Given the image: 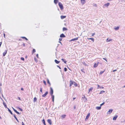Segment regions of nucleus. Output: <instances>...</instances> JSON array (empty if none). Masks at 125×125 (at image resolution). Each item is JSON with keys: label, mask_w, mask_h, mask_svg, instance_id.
Returning <instances> with one entry per match:
<instances>
[{"label": "nucleus", "mask_w": 125, "mask_h": 125, "mask_svg": "<svg viewBox=\"0 0 125 125\" xmlns=\"http://www.w3.org/2000/svg\"><path fill=\"white\" fill-rule=\"evenodd\" d=\"M60 37H65V35L63 34L62 33L61 34L60 36Z\"/></svg>", "instance_id": "obj_11"}, {"label": "nucleus", "mask_w": 125, "mask_h": 125, "mask_svg": "<svg viewBox=\"0 0 125 125\" xmlns=\"http://www.w3.org/2000/svg\"><path fill=\"white\" fill-rule=\"evenodd\" d=\"M37 100V98L36 97H35L33 99V102L34 103L35 102H36Z\"/></svg>", "instance_id": "obj_20"}, {"label": "nucleus", "mask_w": 125, "mask_h": 125, "mask_svg": "<svg viewBox=\"0 0 125 125\" xmlns=\"http://www.w3.org/2000/svg\"><path fill=\"white\" fill-rule=\"evenodd\" d=\"M101 108V107L100 106H97L96 107V108L97 110H99Z\"/></svg>", "instance_id": "obj_17"}, {"label": "nucleus", "mask_w": 125, "mask_h": 125, "mask_svg": "<svg viewBox=\"0 0 125 125\" xmlns=\"http://www.w3.org/2000/svg\"><path fill=\"white\" fill-rule=\"evenodd\" d=\"M57 67L59 68V69H61V67L57 65Z\"/></svg>", "instance_id": "obj_49"}, {"label": "nucleus", "mask_w": 125, "mask_h": 125, "mask_svg": "<svg viewBox=\"0 0 125 125\" xmlns=\"http://www.w3.org/2000/svg\"><path fill=\"white\" fill-rule=\"evenodd\" d=\"M7 50H5V51L3 53V56H4L7 53Z\"/></svg>", "instance_id": "obj_6"}, {"label": "nucleus", "mask_w": 125, "mask_h": 125, "mask_svg": "<svg viewBox=\"0 0 125 125\" xmlns=\"http://www.w3.org/2000/svg\"><path fill=\"white\" fill-rule=\"evenodd\" d=\"M2 42H0V45L1 46L2 44Z\"/></svg>", "instance_id": "obj_60"}, {"label": "nucleus", "mask_w": 125, "mask_h": 125, "mask_svg": "<svg viewBox=\"0 0 125 125\" xmlns=\"http://www.w3.org/2000/svg\"><path fill=\"white\" fill-rule=\"evenodd\" d=\"M58 1V0H54V3L55 4H56Z\"/></svg>", "instance_id": "obj_27"}, {"label": "nucleus", "mask_w": 125, "mask_h": 125, "mask_svg": "<svg viewBox=\"0 0 125 125\" xmlns=\"http://www.w3.org/2000/svg\"><path fill=\"white\" fill-rule=\"evenodd\" d=\"M47 122L50 125H51L52 123V121L50 119H48L47 120Z\"/></svg>", "instance_id": "obj_7"}, {"label": "nucleus", "mask_w": 125, "mask_h": 125, "mask_svg": "<svg viewBox=\"0 0 125 125\" xmlns=\"http://www.w3.org/2000/svg\"><path fill=\"white\" fill-rule=\"evenodd\" d=\"M34 60L35 61V62H36L37 61V59L36 58H34Z\"/></svg>", "instance_id": "obj_48"}, {"label": "nucleus", "mask_w": 125, "mask_h": 125, "mask_svg": "<svg viewBox=\"0 0 125 125\" xmlns=\"http://www.w3.org/2000/svg\"><path fill=\"white\" fill-rule=\"evenodd\" d=\"M59 40L60 41H61L62 40V39L61 38H60L59 39Z\"/></svg>", "instance_id": "obj_50"}, {"label": "nucleus", "mask_w": 125, "mask_h": 125, "mask_svg": "<svg viewBox=\"0 0 125 125\" xmlns=\"http://www.w3.org/2000/svg\"><path fill=\"white\" fill-rule=\"evenodd\" d=\"M21 111H22V109H21L20 108V107H19L18 108Z\"/></svg>", "instance_id": "obj_46"}, {"label": "nucleus", "mask_w": 125, "mask_h": 125, "mask_svg": "<svg viewBox=\"0 0 125 125\" xmlns=\"http://www.w3.org/2000/svg\"><path fill=\"white\" fill-rule=\"evenodd\" d=\"M43 83L45 85H46V83L45 81V80H43Z\"/></svg>", "instance_id": "obj_40"}, {"label": "nucleus", "mask_w": 125, "mask_h": 125, "mask_svg": "<svg viewBox=\"0 0 125 125\" xmlns=\"http://www.w3.org/2000/svg\"><path fill=\"white\" fill-rule=\"evenodd\" d=\"M67 30V29L65 28V27H63V31H65V30Z\"/></svg>", "instance_id": "obj_33"}, {"label": "nucleus", "mask_w": 125, "mask_h": 125, "mask_svg": "<svg viewBox=\"0 0 125 125\" xmlns=\"http://www.w3.org/2000/svg\"><path fill=\"white\" fill-rule=\"evenodd\" d=\"M66 116V115H63L61 116V118L62 119L63 118H65Z\"/></svg>", "instance_id": "obj_26"}, {"label": "nucleus", "mask_w": 125, "mask_h": 125, "mask_svg": "<svg viewBox=\"0 0 125 125\" xmlns=\"http://www.w3.org/2000/svg\"><path fill=\"white\" fill-rule=\"evenodd\" d=\"M112 40V39H109L108 38L106 40V42H108L111 41Z\"/></svg>", "instance_id": "obj_23"}, {"label": "nucleus", "mask_w": 125, "mask_h": 125, "mask_svg": "<svg viewBox=\"0 0 125 125\" xmlns=\"http://www.w3.org/2000/svg\"><path fill=\"white\" fill-rule=\"evenodd\" d=\"M40 91L42 93V87L40 88Z\"/></svg>", "instance_id": "obj_38"}, {"label": "nucleus", "mask_w": 125, "mask_h": 125, "mask_svg": "<svg viewBox=\"0 0 125 125\" xmlns=\"http://www.w3.org/2000/svg\"><path fill=\"white\" fill-rule=\"evenodd\" d=\"M74 85L75 86H77V84L75 82H74Z\"/></svg>", "instance_id": "obj_34"}, {"label": "nucleus", "mask_w": 125, "mask_h": 125, "mask_svg": "<svg viewBox=\"0 0 125 125\" xmlns=\"http://www.w3.org/2000/svg\"><path fill=\"white\" fill-rule=\"evenodd\" d=\"M105 104L104 102H103V103H102V104H101L100 105V106L101 107V106L103 105H104Z\"/></svg>", "instance_id": "obj_37"}, {"label": "nucleus", "mask_w": 125, "mask_h": 125, "mask_svg": "<svg viewBox=\"0 0 125 125\" xmlns=\"http://www.w3.org/2000/svg\"><path fill=\"white\" fill-rule=\"evenodd\" d=\"M54 61L57 64L59 63L60 62V61H58L56 60H55Z\"/></svg>", "instance_id": "obj_25"}, {"label": "nucleus", "mask_w": 125, "mask_h": 125, "mask_svg": "<svg viewBox=\"0 0 125 125\" xmlns=\"http://www.w3.org/2000/svg\"><path fill=\"white\" fill-rule=\"evenodd\" d=\"M21 90L23 91L24 90V89H23L22 88L21 89Z\"/></svg>", "instance_id": "obj_56"}, {"label": "nucleus", "mask_w": 125, "mask_h": 125, "mask_svg": "<svg viewBox=\"0 0 125 125\" xmlns=\"http://www.w3.org/2000/svg\"><path fill=\"white\" fill-rule=\"evenodd\" d=\"M95 33H93L92 34V36H94V35H95Z\"/></svg>", "instance_id": "obj_52"}, {"label": "nucleus", "mask_w": 125, "mask_h": 125, "mask_svg": "<svg viewBox=\"0 0 125 125\" xmlns=\"http://www.w3.org/2000/svg\"><path fill=\"white\" fill-rule=\"evenodd\" d=\"M50 94L51 95H52V94H53V90L52 88L51 87H50Z\"/></svg>", "instance_id": "obj_2"}, {"label": "nucleus", "mask_w": 125, "mask_h": 125, "mask_svg": "<svg viewBox=\"0 0 125 125\" xmlns=\"http://www.w3.org/2000/svg\"><path fill=\"white\" fill-rule=\"evenodd\" d=\"M66 17V16H63V15H61V19H63L65 18Z\"/></svg>", "instance_id": "obj_16"}, {"label": "nucleus", "mask_w": 125, "mask_h": 125, "mask_svg": "<svg viewBox=\"0 0 125 125\" xmlns=\"http://www.w3.org/2000/svg\"><path fill=\"white\" fill-rule=\"evenodd\" d=\"M98 65V63H95L94 66V68H96L97 67Z\"/></svg>", "instance_id": "obj_18"}, {"label": "nucleus", "mask_w": 125, "mask_h": 125, "mask_svg": "<svg viewBox=\"0 0 125 125\" xmlns=\"http://www.w3.org/2000/svg\"><path fill=\"white\" fill-rule=\"evenodd\" d=\"M118 117V116L117 115H115L113 118V120H116L117 117Z\"/></svg>", "instance_id": "obj_5"}, {"label": "nucleus", "mask_w": 125, "mask_h": 125, "mask_svg": "<svg viewBox=\"0 0 125 125\" xmlns=\"http://www.w3.org/2000/svg\"><path fill=\"white\" fill-rule=\"evenodd\" d=\"M83 63L84 65H85V66H87V64L85 62H83Z\"/></svg>", "instance_id": "obj_39"}, {"label": "nucleus", "mask_w": 125, "mask_h": 125, "mask_svg": "<svg viewBox=\"0 0 125 125\" xmlns=\"http://www.w3.org/2000/svg\"><path fill=\"white\" fill-rule=\"evenodd\" d=\"M59 43H60L61 44H62V43L61 42H60V41H59Z\"/></svg>", "instance_id": "obj_62"}, {"label": "nucleus", "mask_w": 125, "mask_h": 125, "mask_svg": "<svg viewBox=\"0 0 125 125\" xmlns=\"http://www.w3.org/2000/svg\"><path fill=\"white\" fill-rule=\"evenodd\" d=\"M119 27H116L114 29L115 30H118L119 29Z\"/></svg>", "instance_id": "obj_31"}, {"label": "nucleus", "mask_w": 125, "mask_h": 125, "mask_svg": "<svg viewBox=\"0 0 125 125\" xmlns=\"http://www.w3.org/2000/svg\"><path fill=\"white\" fill-rule=\"evenodd\" d=\"M73 108H74V109H75L76 108V106H74Z\"/></svg>", "instance_id": "obj_63"}, {"label": "nucleus", "mask_w": 125, "mask_h": 125, "mask_svg": "<svg viewBox=\"0 0 125 125\" xmlns=\"http://www.w3.org/2000/svg\"><path fill=\"white\" fill-rule=\"evenodd\" d=\"M83 97H82L83 98L84 100L85 101H87V98L84 95H83Z\"/></svg>", "instance_id": "obj_9"}, {"label": "nucleus", "mask_w": 125, "mask_h": 125, "mask_svg": "<svg viewBox=\"0 0 125 125\" xmlns=\"http://www.w3.org/2000/svg\"><path fill=\"white\" fill-rule=\"evenodd\" d=\"M13 116L15 118V119L18 122H19V121L18 120L17 118L16 117V116L14 114L13 115Z\"/></svg>", "instance_id": "obj_28"}, {"label": "nucleus", "mask_w": 125, "mask_h": 125, "mask_svg": "<svg viewBox=\"0 0 125 125\" xmlns=\"http://www.w3.org/2000/svg\"><path fill=\"white\" fill-rule=\"evenodd\" d=\"M100 88H104V87H103L102 86V87H100Z\"/></svg>", "instance_id": "obj_64"}, {"label": "nucleus", "mask_w": 125, "mask_h": 125, "mask_svg": "<svg viewBox=\"0 0 125 125\" xmlns=\"http://www.w3.org/2000/svg\"><path fill=\"white\" fill-rule=\"evenodd\" d=\"M16 113H17L18 114H20V113L19 112L17 111H16L15 112Z\"/></svg>", "instance_id": "obj_44"}, {"label": "nucleus", "mask_w": 125, "mask_h": 125, "mask_svg": "<svg viewBox=\"0 0 125 125\" xmlns=\"http://www.w3.org/2000/svg\"><path fill=\"white\" fill-rule=\"evenodd\" d=\"M36 57H37V58H38V54H36Z\"/></svg>", "instance_id": "obj_54"}, {"label": "nucleus", "mask_w": 125, "mask_h": 125, "mask_svg": "<svg viewBox=\"0 0 125 125\" xmlns=\"http://www.w3.org/2000/svg\"><path fill=\"white\" fill-rule=\"evenodd\" d=\"M109 4H110L109 3H106L104 5V6H105L107 7H108V6H109Z\"/></svg>", "instance_id": "obj_10"}, {"label": "nucleus", "mask_w": 125, "mask_h": 125, "mask_svg": "<svg viewBox=\"0 0 125 125\" xmlns=\"http://www.w3.org/2000/svg\"><path fill=\"white\" fill-rule=\"evenodd\" d=\"M81 1L82 5H83L85 3V0H81Z\"/></svg>", "instance_id": "obj_12"}, {"label": "nucleus", "mask_w": 125, "mask_h": 125, "mask_svg": "<svg viewBox=\"0 0 125 125\" xmlns=\"http://www.w3.org/2000/svg\"><path fill=\"white\" fill-rule=\"evenodd\" d=\"M42 122L43 123L44 125H46L45 124V120L44 119H43L42 120Z\"/></svg>", "instance_id": "obj_22"}, {"label": "nucleus", "mask_w": 125, "mask_h": 125, "mask_svg": "<svg viewBox=\"0 0 125 125\" xmlns=\"http://www.w3.org/2000/svg\"><path fill=\"white\" fill-rule=\"evenodd\" d=\"M3 104L5 108H8L7 107V106L6 103L4 102H3Z\"/></svg>", "instance_id": "obj_19"}, {"label": "nucleus", "mask_w": 125, "mask_h": 125, "mask_svg": "<svg viewBox=\"0 0 125 125\" xmlns=\"http://www.w3.org/2000/svg\"><path fill=\"white\" fill-rule=\"evenodd\" d=\"M78 39V38H76L73 39H72L71 41H74L75 40H77Z\"/></svg>", "instance_id": "obj_13"}, {"label": "nucleus", "mask_w": 125, "mask_h": 125, "mask_svg": "<svg viewBox=\"0 0 125 125\" xmlns=\"http://www.w3.org/2000/svg\"><path fill=\"white\" fill-rule=\"evenodd\" d=\"M113 110L112 109H111L109 110L107 112V114H110L112 113Z\"/></svg>", "instance_id": "obj_4"}, {"label": "nucleus", "mask_w": 125, "mask_h": 125, "mask_svg": "<svg viewBox=\"0 0 125 125\" xmlns=\"http://www.w3.org/2000/svg\"><path fill=\"white\" fill-rule=\"evenodd\" d=\"M51 95L52 96V102H54V95H53V94H52V95Z\"/></svg>", "instance_id": "obj_21"}, {"label": "nucleus", "mask_w": 125, "mask_h": 125, "mask_svg": "<svg viewBox=\"0 0 125 125\" xmlns=\"http://www.w3.org/2000/svg\"><path fill=\"white\" fill-rule=\"evenodd\" d=\"M48 93V91H46L45 92V93L44 94L42 95V96L43 97H45L46 95Z\"/></svg>", "instance_id": "obj_8"}, {"label": "nucleus", "mask_w": 125, "mask_h": 125, "mask_svg": "<svg viewBox=\"0 0 125 125\" xmlns=\"http://www.w3.org/2000/svg\"><path fill=\"white\" fill-rule=\"evenodd\" d=\"M97 86H98V87L97 88V89H98V87H100V86L98 85V84H97Z\"/></svg>", "instance_id": "obj_55"}, {"label": "nucleus", "mask_w": 125, "mask_h": 125, "mask_svg": "<svg viewBox=\"0 0 125 125\" xmlns=\"http://www.w3.org/2000/svg\"><path fill=\"white\" fill-rule=\"evenodd\" d=\"M17 98H18V99H19V100H21L20 98V97H17Z\"/></svg>", "instance_id": "obj_51"}, {"label": "nucleus", "mask_w": 125, "mask_h": 125, "mask_svg": "<svg viewBox=\"0 0 125 125\" xmlns=\"http://www.w3.org/2000/svg\"><path fill=\"white\" fill-rule=\"evenodd\" d=\"M105 92V91H100V92L99 93V94H102L103 93H104Z\"/></svg>", "instance_id": "obj_30"}, {"label": "nucleus", "mask_w": 125, "mask_h": 125, "mask_svg": "<svg viewBox=\"0 0 125 125\" xmlns=\"http://www.w3.org/2000/svg\"><path fill=\"white\" fill-rule=\"evenodd\" d=\"M103 59H104V60H106V61L107 62V60H106V58H103Z\"/></svg>", "instance_id": "obj_59"}, {"label": "nucleus", "mask_w": 125, "mask_h": 125, "mask_svg": "<svg viewBox=\"0 0 125 125\" xmlns=\"http://www.w3.org/2000/svg\"><path fill=\"white\" fill-rule=\"evenodd\" d=\"M12 109H13V110H14V111L15 112L17 110H15V109L13 107H12Z\"/></svg>", "instance_id": "obj_45"}, {"label": "nucleus", "mask_w": 125, "mask_h": 125, "mask_svg": "<svg viewBox=\"0 0 125 125\" xmlns=\"http://www.w3.org/2000/svg\"><path fill=\"white\" fill-rule=\"evenodd\" d=\"M88 39L89 40H91L93 41V42H94V39L93 38H88Z\"/></svg>", "instance_id": "obj_29"}, {"label": "nucleus", "mask_w": 125, "mask_h": 125, "mask_svg": "<svg viewBox=\"0 0 125 125\" xmlns=\"http://www.w3.org/2000/svg\"><path fill=\"white\" fill-rule=\"evenodd\" d=\"M7 109H8V111L10 113V114H11L12 115H13V113H12V112L9 109V108H7Z\"/></svg>", "instance_id": "obj_15"}, {"label": "nucleus", "mask_w": 125, "mask_h": 125, "mask_svg": "<svg viewBox=\"0 0 125 125\" xmlns=\"http://www.w3.org/2000/svg\"><path fill=\"white\" fill-rule=\"evenodd\" d=\"M105 70H104V71H101L100 72V74H102L104 71Z\"/></svg>", "instance_id": "obj_35"}, {"label": "nucleus", "mask_w": 125, "mask_h": 125, "mask_svg": "<svg viewBox=\"0 0 125 125\" xmlns=\"http://www.w3.org/2000/svg\"><path fill=\"white\" fill-rule=\"evenodd\" d=\"M92 89H93V88H90L89 89V92H90V91H92Z\"/></svg>", "instance_id": "obj_47"}, {"label": "nucleus", "mask_w": 125, "mask_h": 125, "mask_svg": "<svg viewBox=\"0 0 125 125\" xmlns=\"http://www.w3.org/2000/svg\"><path fill=\"white\" fill-rule=\"evenodd\" d=\"M3 35H4V37H5V34L4 33H3Z\"/></svg>", "instance_id": "obj_61"}, {"label": "nucleus", "mask_w": 125, "mask_h": 125, "mask_svg": "<svg viewBox=\"0 0 125 125\" xmlns=\"http://www.w3.org/2000/svg\"><path fill=\"white\" fill-rule=\"evenodd\" d=\"M21 38H23V39H25V40H28V39H27V38H26V37H21Z\"/></svg>", "instance_id": "obj_32"}, {"label": "nucleus", "mask_w": 125, "mask_h": 125, "mask_svg": "<svg viewBox=\"0 0 125 125\" xmlns=\"http://www.w3.org/2000/svg\"><path fill=\"white\" fill-rule=\"evenodd\" d=\"M23 46L24 47L25 46V45L24 43H23Z\"/></svg>", "instance_id": "obj_57"}, {"label": "nucleus", "mask_w": 125, "mask_h": 125, "mask_svg": "<svg viewBox=\"0 0 125 125\" xmlns=\"http://www.w3.org/2000/svg\"><path fill=\"white\" fill-rule=\"evenodd\" d=\"M67 69L65 67L64 68V71L65 72L66 71H67Z\"/></svg>", "instance_id": "obj_42"}, {"label": "nucleus", "mask_w": 125, "mask_h": 125, "mask_svg": "<svg viewBox=\"0 0 125 125\" xmlns=\"http://www.w3.org/2000/svg\"><path fill=\"white\" fill-rule=\"evenodd\" d=\"M21 59L23 61H24V58L22 57H21Z\"/></svg>", "instance_id": "obj_43"}, {"label": "nucleus", "mask_w": 125, "mask_h": 125, "mask_svg": "<svg viewBox=\"0 0 125 125\" xmlns=\"http://www.w3.org/2000/svg\"><path fill=\"white\" fill-rule=\"evenodd\" d=\"M22 125H25L24 123L23 122H22Z\"/></svg>", "instance_id": "obj_58"}, {"label": "nucleus", "mask_w": 125, "mask_h": 125, "mask_svg": "<svg viewBox=\"0 0 125 125\" xmlns=\"http://www.w3.org/2000/svg\"><path fill=\"white\" fill-rule=\"evenodd\" d=\"M62 61L64 62V63H66V62L67 61H66L64 59H61Z\"/></svg>", "instance_id": "obj_24"}, {"label": "nucleus", "mask_w": 125, "mask_h": 125, "mask_svg": "<svg viewBox=\"0 0 125 125\" xmlns=\"http://www.w3.org/2000/svg\"><path fill=\"white\" fill-rule=\"evenodd\" d=\"M47 83H48L50 85H51V83L49 81V80L48 79L47 80Z\"/></svg>", "instance_id": "obj_36"}, {"label": "nucleus", "mask_w": 125, "mask_h": 125, "mask_svg": "<svg viewBox=\"0 0 125 125\" xmlns=\"http://www.w3.org/2000/svg\"><path fill=\"white\" fill-rule=\"evenodd\" d=\"M117 70H114L113 71V72H115Z\"/></svg>", "instance_id": "obj_53"}, {"label": "nucleus", "mask_w": 125, "mask_h": 125, "mask_svg": "<svg viewBox=\"0 0 125 125\" xmlns=\"http://www.w3.org/2000/svg\"><path fill=\"white\" fill-rule=\"evenodd\" d=\"M90 115V113H89L87 114V115L86 116V119H88V118L89 117Z\"/></svg>", "instance_id": "obj_14"}, {"label": "nucleus", "mask_w": 125, "mask_h": 125, "mask_svg": "<svg viewBox=\"0 0 125 125\" xmlns=\"http://www.w3.org/2000/svg\"><path fill=\"white\" fill-rule=\"evenodd\" d=\"M59 6L61 10L63 9V7L62 4L60 2H59L58 3Z\"/></svg>", "instance_id": "obj_1"}, {"label": "nucleus", "mask_w": 125, "mask_h": 125, "mask_svg": "<svg viewBox=\"0 0 125 125\" xmlns=\"http://www.w3.org/2000/svg\"><path fill=\"white\" fill-rule=\"evenodd\" d=\"M35 52V49H33L32 52L33 53Z\"/></svg>", "instance_id": "obj_41"}, {"label": "nucleus", "mask_w": 125, "mask_h": 125, "mask_svg": "<svg viewBox=\"0 0 125 125\" xmlns=\"http://www.w3.org/2000/svg\"><path fill=\"white\" fill-rule=\"evenodd\" d=\"M74 82L73 81H72V80H70V87H71L72 84H74Z\"/></svg>", "instance_id": "obj_3"}]
</instances>
